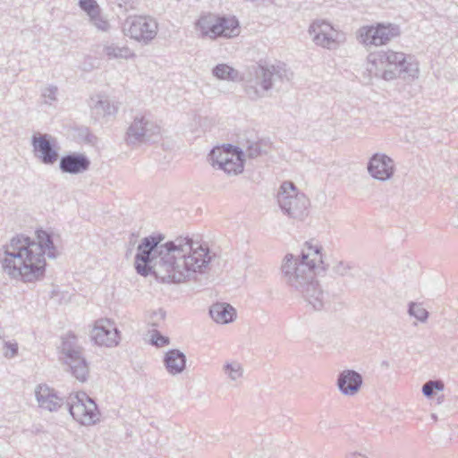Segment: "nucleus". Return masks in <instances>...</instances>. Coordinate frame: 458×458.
Returning <instances> with one entry per match:
<instances>
[{"label": "nucleus", "instance_id": "412c9836", "mask_svg": "<svg viewBox=\"0 0 458 458\" xmlns=\"http://www.w3.org/2000/svg\"><path fill=\"white\" fill-rule=\"evenodd\" d=\"M186 356L178 349H171L165 352L164 356V365L166 371L176 376L183 372L186 368Z\"/></svg>", "mask_w": 458, "mask_h": 458}, {"label": "nucleus", "instance_id": "f704fd0d", "mask_svg": "<svg viewBox=\"0 0 458 458\" xmlns=\"http://www.w3.org/2000/svg\"><path fill=\"white\" fill-rule=\"evenodd\" d=\"M352 268V266L350 263L339 261L334 266L333 271L335 274L340 276H344L349 275V272L351 271Z\"/></svg>", "mask_w": 458, "mask_h": 458}, {"label": "nucleus", "instance_id": "e433bc0d", "mask_svg": "<svg viewBox=\"0 0 458 458\" xmlns=\"http://www.w3.org/2000/svg\"><path fill=\"white\" fill-rule=\"evenodd\" d=\"M57 92V87L50 85L43 89L42 97L47 99L46 103L50 104V102L56 100Z\"/></svg>", "mask_w": 458, "mask_h": 458}, {"label": "nucleus", "instance_id": "4c0bfd02", "mask_svg": "<svg viewBox=\"0 0 458 458\" xmlns=\"http://www.w3.org/2000/svg\"><path fill=\"white\" fill-rule=\"evenodd\" d=\"M4 356L6 358H13L18 353V344L16 343L4 342Z\"/></svg>", "mask_w": 458, "mask_h": 458}, {"label": "nucleus", "instance_id": "ddd939ff", "mask_svg": "<svg viewBox=\"0 0 458 458\" xmlns=\"http://www.w3.org/2000/svg\"><path fill=\"white\" fill-rule=\"evenodd\" d=\"M91 338L98 345L113 347L119 344L120 332L112 320L99 319L91 331Z\"/></svg>", "mask_w": 458, "mask_h": 458}, {"label": "nucleus", "instance_id": "a211bd4d", "mask_svg": "<svg viewBox=\"0 0 458 458\" xmlns=\"http://www.w3.org/2000/svg\"><path fill=\"white\" fill-rule=\"evenodd\" d=\"M89 165L90 161L84 154L71 153L61 157L59 167L63 173L78 174L87 171Z\"/></svg>", "mask_w": 458, "mask_h": 458}, {"label": "nucleus", "instance_id": "b1692460", "mask_svg": "<svg viewBox=\"0 0 458 458\" xmlns=\"http://www.w3.org/2000/svg\"><path fill=\"white\" fill-rule=\"evenodd\" d=\"M212 73L215 77L220 80L235 81L239 79L238 71L225 64H219L215 66Z\"/></svg>", "mask_w": 458, "mask_h": 458}, {"label": "nucleus", "instance_id": "5701e85b", "mask_svg": "<svg viewBox=\"0 0 458 458\" xmlns=\"http://www.w3.org/2000/svg\"><path fill=\"white\" fill-rule=\"evenodd\" d=\"M223 372L227 378L235 384H238L239 380L243 376L242 366L238 361H226L223 365Z\"/></svg>", "mask_w": 458, "mask_h": 458}, {"label": "nucleus", "instance_id": "473e14b6", "mask_svg": "<svg viewBox=\"0 0 458 458\" xmlns=\"http://www.w3.org/2000/svg\"><path fill=\"white\" fill-rule=\"evenodd\" d=\"M165 312L159 309L157 310H154L150 313L148 323L152 327H158L161 324V322L165 319Z\"/></svg>", "mask_w": 458, "mask_h": 458}, {"label": "nucleus", "instance_id": "39448f33", "mask_svg": "<svg viewBox=\"0 0 458 458\" xmlns=\"http://www.w3.org/2000/svg\"><path fill=\"white\" fill-rule=\"evenodd\" d=\"M254 78L246 81L245 92L248 97L256 100L267 97V92L284 81H289L293 73L286 69L285 64L257 65L252 67Z\"/></svg>", "mask_w": 458, "mask_h": 458}, {"label": "nucleus", "instance_id": "9b49d317", "mask_svg": "<svg viewBox=\"0 0 458 458\" xmlns=\"http://www.w3.org/2000/svg\"><path fill=\"white\" fill-rule=\"evenodd\" d=\"M399 35V26L393 23H377L376 26H364L358 30L359 41L366 47L386 45Z\"/></svg>", "mask_w": 458, "mask_h": 458}, {"label": "nucleus", "instance_id": "f257e3e1", "mask_svg": "<svg viewBox=\"0 0 458 458\" xmlns=\"http://www.w3.org/2000/svg\"><path fill=\"white\" fill-rule=\"evenodd\" d=\"M162 234L144 237L137 248V273L153 274L163 283L182 284L204 274L211 262L209 250L190 238L179 237L161 243Z\"/></svg>", "mask_w": 458, "mask_h": 458}, {"label": "nucleus", "instance_id": "423d86ee", "mask_svg": "<svg viewBox=\"0 0 458 458\" xmlns=\"http://www.w3.org/2000/svg\"><path fill=\"white\" fill-rule=\"evenodd\" d=\"M277 202L282 212L290 218L302 221L309 215L310 200L293 182L285 181L281 184Z\"/></svg>", "mask_w": 458, "mask_h": 458}, {"label": "nucleus", "instance_id": "cd10ccee", "mask_svg": "<svg viewBox=\"0 0 458 458\" xmlns=\"http://www.w3.org/2000/svg\"><path fill=\"white\" fill-rule=\"evenodd\" d=\"M95 113L101 116L112 115L116 113V107L111 105L107 98L98 99L93 106Z\"/></svg>", "mask_w": 458, "mask_h": 458}, {"label": "nucleus", "instance_id": "c85d7f7f", "mask_svg": "<svg viewBox=\"0 0 458 458\" xmlns=\"http://www.w3.org/2000/svg\"><path fill=\"white\" fill-rule=\"evenodd\" d=\"M216 15L208 13L200 16L199 19L196 21V30L199 31V34L202 38H205V35L208 34L209 27L212 25L213 22H216Z\"/></svg>", "mask_w": 458, "mask_h": 458}, {"label": "nucleus", "instance_id": "2eb2a0df", "mask_svg": "<svg viewBox=\"0 0 458 458\" xmlns=\"http://www.w3.org/2000/svg\"><path fill=\"white\" fill-rule=\"evenodd\" d=\"M394 161L385 154H374L368 164L369 174L379 181H386L394 174Z\"/></svg>", "mask_w": 458, "mask_h": 458}, {"label": "nucleus", "instance_id": "2f4dec72", "mask_svg": "<svg viewBox=\"0 0 458 458\" xmlns=\"http://www.w3.org/2000/svg\"><path fill=\"white\" fill-rule=\"evenodd\" d=\"M80 8L90 17L100 13V8L96 0H79Z\"/></svg>", "mask_w": 458, "mask_h": 458}, {"label": "nucleus", "instance_id": "dca6fc26", "mask_svg": "<svg viewBox=\"0 0 458 458\" xmlns=\"http://www.w3.org/2000/svg\"><path fill=\"white\" fill-rule=\"evenodd\" d=\"M239 32V22L234 17L217 16L205 38L213 39L217 37L232 38L237 36Z\"/></svg>", "mask_w": 458, "mask_h": 458}, {"label": "nucleus", "instance_id": "a19ab883", "mask_svg": "<svg viewBox=\"0 0 458 458\" xmlns=\"http://www.w3.org/2000/svg\"><path fill=\"white\" fill-rule=\"evenodd\" d=\"M381 365H382V366H384V367H388V366H389L388 362H387V361H386V360H384V361L381 363Z\"/></svg>", "mask_w": 458, "mask_h": 458}, {"label": "nucleus", "instance_id": "7c9ffc66", "mask_svg": "<svg viewBox=\"0 0 458 458\" xmlns=\"http://www.w3.org/2000/svg\"><path fill=\"white\" fill-rule=\"evenodd\" d=\"M444 387V383L441 380H429L423 385L422 393L426 397H431L436 391H443Z\"/></svg>", "mask_w": 458, "mask_h": 458}, {"label": "nucleus", "instance_id": "9d476101", "mask_svg": "<svg viewBox=\"0 0 458 458\" xmlns=\"http://www.w3.org/2000/svg\"><path fill=\"white\" fill-rule=\"evenodd\" d=\"M160 140V127L145 115L135 116L126 132V141L129 145L156 143Z\"/></svg>", "mask_w": 458, "mask_h": 458}, {"label": "nucleus", "instance_id": "0eeeda50", "mask_svg": "<svg viewBox=\"0 0 458 458\" xmlns=\"http://www.w3.org/2000/svg\"><path fill=\"white\" fill-rule=\"evenodd\" d=\"M61 360L67 366L71 374L80 382H86L89 376V366L82 353L76 335L68 333L62 337Z\"/></svg>", "mask_w": 458, "mask_h": 458}, {"label": "nucleus", "instance_id": "bb28decb", "mask_svg": "<svg viewBox=\"0 0 458 458\" xmlns=\"http://www.w3.org/2000/svg\"><path fill=\"white\" fill-rule=\"evenodd\" d=\"M268 149V144L265 140L259 141H247L246 155L250 158H256L263 154H266Z\"/></svg>", "mask_w": 458, "mask_h": 458}, {"label": "nucleus", "instance_id": "72a5a7b5", "mask_svg": "<svg viewBox=\"0 0 458 458\" xmlns=\"http://www.w3.org/2000/svg\"><path fill=\"white\" fill-rule=\"evenodd\" d=\"M89 18L93 25L98 30L101 31H107L109 30V22L100 15V13H97Z\"/></svg>", "mask_w": 458, "mask_h": 458}, {"label": "nucleus", "instance_id": "f8f14e48", "mask_svg": "<svg viewBox=\"0 0 458 458\" xmlns=\"http://www.w3.org/2000/svg\"><path fill=\"white\" fill-rule=\"evenodd\" d=\"M55 144V140L47 133L35 132L31 137L34 155L44 165H53L57 161L59 155Z\"/></svg>", "mask_w": 458, "mask_h": 458}, {"label": "nucleus", "instance_id": "1a4fd4ad", "mask_svg": "<svg viewBox=\"0 0 458 458\" xmlns=\"http://www.w3.org/2000/svg\"><path fill=\"white\" fill-rule=\"evenodd\" d=\"M65 403L70 414L81 425L89 426L99 420L100 412L98 406L86 393L71 394Z\"/></svg>", "mask_w": 458, "mask_h": 458}, {"label": "nucleus", "instance_id": "f03ea898", "mask_svg": "<svg viewBox=\"0 0 458 458\" xmlns=\"http://www.w3.org/2000/svg\"><path fill=\"white\" fill-rule=\"evenodd\" d=\"M46 254L56 257L52 237L45 231H37V239L16 234L0 248V265L10 279L33 283L44 278Z\"/></svg>", "mask_w": 458, "mask_h": 458}, {"label": "nucleus", "instance_id": "58836bf2", "mask_svg": "<svg viewBox=\"0 0 458 458\" xmlns=\"http://www.w3.org/2000/svg\"><path fill=\"white\" fill-rule=\"evenodd\" d=\"M349 458H367V457L361 454L354 453V454H352Z\"/></svg>", "mask_w": 458, "mask_h": 458}, {"label": "nucleus", "instance_id": "aec40b11", "mask_svg": "<svg viewBox=\"0 0 458 458\" xmlns=\"http://www.w3.org/2000/svg\"><path fill=\"white\" fill-rule=\"evenodd\" d=\"M243 151L235 146L228 144L223 147H216L209 153V161L214 167L220 168L223 163L228 162L236 156H243Z\"/></svg>", "mask_w": 458, "mask_h": 458}, {"label": "nucleus", "instance_id": "20e7f679", "mask_svg": "<svg viewBox=\"0 0 458 458\" xmlns=\"http://www.w3.org/2000/svg\"><path fill=\"white\" fill-rule=\"evenodd\" d=\"M411 59V57H409L408 60L403 53L393 50L372 53L368 56V61L371 64L369 71L372 72L374 68L375 75L386 81H392L402 75L403 78H414L418 75L419 66Z\"/></svg>", "mask_w": 458, "mask_h": 458}, {"label": "nucleus", "instance_id": "7ed1b4c3", "mask_svg": "<svg viewBox=\"0 0 458 458\" xmlns=\"http://www.w3.org/2000/svg\"><path fill=\"white\" fill-rule=\"evenodd\" d=\"M323 247L312 239L304 242L298 256L286 254L281 267L286 284L298 292L315 310H320L326 294L315 277L327 270L323 259Z\"/></svg>", "mask_w": 458, "mask_h": 458}, {"label": "nucleus", "instance_id": "a878e982", "mask_svg": "<svg viewBox=\"0 0 458 458\" xmlns=\"http://www.w3.org/2000/svg\"><path fill=\"white\" fill-rule=\"evenodd\" d=\"M244 167L243 156H236V157L230 159L219 168L228 175H237L242 173Z\"/></svg>", "mask_w": 458, "mask_h": 458}, {"label": "nucleus", "instance_id": "4be33fe9", "mask_svg": "<svg viewBox=\"0 0 458 458\" xmlns=\"http://www.w3.org/2000/svg\"><path fill=\"white\" fill-rule=\"evenodd\" d=\"M210 317L220 324H228L233 321L236 311L233 307L225 302H217L209 309Z\"/></svg>", "mask_w": 458, "mask_h": 458}, {"label": "nucleus", "instance_id": "c756f323", "mask_svg": "<svg viewBox=\"0 0 458 458\" xmlns=\"http://www.w3.org/2000/svg\"><path fill=\"white\" fill-rule=\"evenodd\" d=\"M408 313L420 322H426L428 318V312L420 303L411 302L409 304Z\"/></svg>", "mask_w": 458, "mask_h": 458}, {"label": "nucleus", "instance_id": "4468645a", "mask_svg": "<svg viewBox=\"0 0 458 458\" xmlns=\"http://www.w3.org/2000/svg\"><path fill=\"white\" fill-rule=\"evenodd\" d=\"M312 40L317 46L333 49L337 46L335 39L336 31L333 26L325 21H315L309 29Z\"/></svg>", "mask_w": 458, "mask_h": 458}, {"label": "nucleus", "instance_id": "6e6552de", "mask_svg": "<svg viewBox=\"0 0 458 458\" xmlns=\"http://www.w3.org/2000/svg\"><path fill=\"white\" fill-rule=\"evenodd\" d=\"M124 36L142 44H150L158 32V23L149 15H131L122 23Z\"/></svg>", "mask_w": 458, "mask_h": 458}, {"label": "nucleus", "instance_id": "393cba45", "mask_svg": "<svg viewBox=\"0 0 458 458\" xmlns=\"http://www.w3.org/2000/svg\"><path fill=\"white\" fill-rule=\"evenodd\" d=\"M104 53L109 59L124 58L133 56V53L128 47H119L114 44L105 46Z\"/></svg>", "mask_w": 458, "mask_h": 458}, {"label": "nucleus", "instance_id": "c9c22d12", "mask_svg": "<svg viewBox=\"0 0 458 458\" xmlns=\"http://www.w3.org/2000/svg\"><path fill=\"white\" fill-rule=\"evenodd\" d=\"M150 342L153 345L163 347L169 344L170 340L167 336L162 335L158 331L154 330Z\"/></svg>", "mask_w": 458, "mask_h": 458}, {"label": "nucleus", "instance_id": "f3484780", "mask_svg": "<svg viewBox=\"0 0 458 458\" xmlns=\"http://www.w3.org/2000/svg\"><path fill=\"white\" fill-rule=\"evenodd\" d=\"M35 396L38 406L49 411H56L64 403V398L46 384H40L36 387Z\"/></svg>", "mask_w": 458, "mask_h": 458}, {"label": "nucleus", "instance_id": "ea45409f", "mask_svg": "<svg viewBox=\"0 0 458 458\" xmlns=\"http://www.w3.org/2000/svg\"><path fill=\"white\" fill-rule=\"evenodd\" d=\"M4 329L0 327V338H3L4 337Z\"/></svg>", "mask_w": 458, "mask_h": 458}, {"label": "nucleus", "instance_id": "6ab92c4d", "mask_svg": "<svg viewBox=\"0 0 458 458\" xmlns=\"http://www.w3.org/2000/svg\"><path fill=\"white\" fill-rule=\"evenodd\" d=\"M362 382V377L359 372L345 369L338 375L337 386L343 394L352 396L359 392Z\"/></svg>", "mask_w": 458, "mask_h": 458}]
</instances>
